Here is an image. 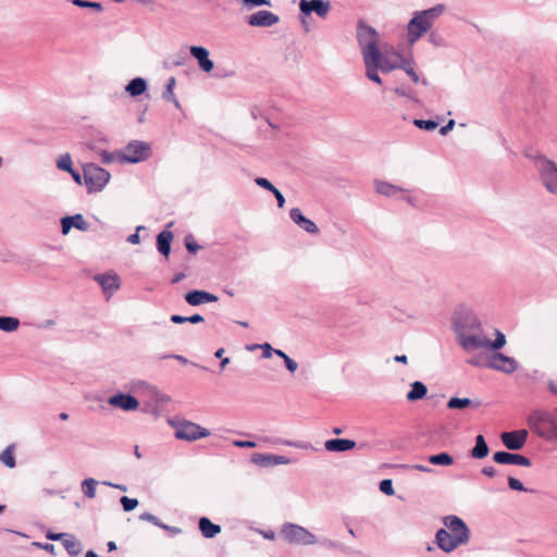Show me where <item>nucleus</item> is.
Masks as SVG:
<instances>
[{"label":"nucleus","instance_id":"obj_26","mask_svg":"<svg viewBox=\"0 0 557 557\" xmlns=\"http://www.w3.org/2000/svg\"><path fill=\"white\" fill-rule=\"evenodd\" d=\"M173 239V233L165 230L157 236L158 250L163 256L168 257L171 250V242Z\"/></svg>","mask_w":557,"mask_h":557},{"label":"nucleus","instance_id":"obj_2","mask_svg":"<svg viewBox=\"0 0 557 557\" xmlns=\"http://www.w3.org/2000/svg\"><path fill=\"white\" fill-rule=\"evenodd\" d=\"M444 4H436L430 9L414 11L407 25V41L414 45L425 34L430 33L435 21L445 12Z\"/></svg>","mask_w":557,"mask_h":557},{"label":"nucleus","instance_id":"obj_46","mask_svg":"<svg viewBox=\"0 0 557 557\" xmlns=\"http://www.w3.org/2000/svg\"><path fill=\"white\" fill-rule=\"evenodd\" d=\"M380 490L382 493L391 496L394 494L393 482L389 479H385L380 482Z\"/></svg>","mask_w":557,"mask_h":557},{"label":"nucleus","instance_id":"obj_59","mask_svg":"<svg viewBox=\"0 0 557 557\" xmlns=\"http://www.w3.org/2000/svg\"><path fill=\"white\" fill-rule=\"evenodd\" d=\"M272 194L275 196V199L277 201V207L283 208L285 205V198H284L283 194L277 188H275L272 191Z\"/></svg>","mask_w":557,"mask_h":557},{"label":"nucleus","instance_id":"obj_14","mask_svg":"<svg viewBox=\"0 0 557 557\" xmlns=\"http://www.w3.org/2000/svg\"><path fill=\"white\" fill-rule=\"evenodd\" d=\"M486 366L491 369L502 371L505 373H512L518 369L517 361L502 352H495Z\"/></svg>","mask_w":557,"mask_h":557},{"label":"nucleus","instance_id":"obj_61","mask_svg":"<svg viewBox=\"0 0 557 557\" xmlns=\"http://www.w3.org/2000/svg\"><path fill=\"white\" fill-rule=\"evenodd\" d=\"M394 91L400 97H410V91L405 87H397L394 89Z\"/></svg>","mask_w":557,"mask_h":557},{"label":"nucleus","instance_id":"obj_58","mask_svg":"<svg viewBox=\"0 0 557 557\" xmlns=\"http://www.w3.org/2000/svg\"><path fill=\"white\" fill-rule=\"evenodd\" d=\"M454 126H455V121L449 120L446 125H444L440 128V134L442 136L447 135L454 128Z\"/></svg>","mask_w":557,"mask_h":557},{"label":"nucleus","instance_id":"obj_7","mask_svg":"<svg viewBox=\"0 0 557 557\" xmlns=\"http://www.w3.org/2000/svg\"><path fill=\"white\" fill-rule=\"evenodd\" d=\"M151 154L150 144L143 140L129 141L121 151L116 153L117 160L122 163H139L146 161Z\"/></svg>","mask_w":557,"mask_h":557},{"label":"nucleus","instance_id":"obj_32","mask_svg":"<svg viewBox=\"0 0 557 557\" xmlns=\"http://www.w3.org/2000/svg\"><path fill=\"white\" fill-rule=\"evenodd\" d=\"M469 406L479 407L480 401H472L470 398L451 397L447 403L449 409H463Z\"/></svg>","mask_w":557,"mask_h":557},{"label":"nucleus","instance_id":"obj_18","mask_svg":"<svg viewBox=\"0 0 557 557\" xmlns=\"http://www.w3.org/2000/svg\"><path fill=\"white\" fill-rule=\"evenodd\" d=\"M62 234L67 235L72 227H75L82 232L89 230V224L84 219L83 214L77 213L74 215H67L61 219Z\"/></svg>","mask_w":557,"mask_h":557},{"label":"nucleus","instance_id":"obj_20","mask_svg":"<svg viewBox=\"0 0 557 557\" xmlns=\"http://www.w3.org/2000/svg\"><path fill=\"white\" fill-rule=\"evenodd\" d=\"M95 280L101 285L103 293L109 296L120 288V277L114 272L99 274Z\"/></svg>","mask_w":557,"mask_h":557},{"label":"nucleus","instance_id":"obj_24","mask_svg":"<svg viewBox=\"0 0 557 557\" xmlns=\"http://www.w3.org/2000/svg\"><path fill=\"white\" fill-rule=\"evenodd\" d=\"M189 54L198 60L199 66L209 72V51L203 47L191 46L188 48Z\"/></svg>","mask_w":557,"mask_h":557},{"label":"nucleus","instance_id":"obj_57","mask_svg":"<svg viewBox=\"0 0 557 557\" xmlns=\"http://www.w3.org/2000/svg\"><path fill=\"white\" fill-rule=\"evenodd\" d=\"M234 445L242 448H253L257 446L256 442L252 441H235Z\"/></svg>","mask_w":557,"mask_h":557},{"label":"nucleus","instance_id":"obj_9","mask_svg":"<svg viewBox=\"0 0 557 557\" xmlns=\"http://www.w3.org/2000/svg\"><path fill=\"white\" fill-rule=\"evenodd\" d=\"M283 537L293 544L297 545H312L317 543V539L313 533H311L306 528L294 524V523H285L281 531Z\"/></svg>","mask_w":557,"mask_h":557},{"label":"nucleus","instance_id":"obj_10","mask_svg":"<svg viewBox=\"0 0 557 557\" xmlns=\"http://www.w3.org/2000/svg\"><path fill=\"white\" fill-rule=\"evenodd\" d=\"M332 4L329 0H300L299 11L305 16L315 13L320 18L325 20L331 11Z\"/></svg>","mask_w":557,"mask_h":557},{"label":"nucleus","instance_id":"obj_13","mask_svg":"<svg viewBox=\"0 0 557 557\" xmlns=\"http://www.w3.org/2000/svg\"><path fill=\"white\" fill-rule=\"evenodd\" d=\"M280 22V16L271 11L260 10L247 17V24L252 27H271Z\"/></svg>","mask_w":557,"mask_h":557},{"label":"nucleus","instance_id":"obj_53","mask_svg":"<svg viewBox=\"0 0 557 557\" xmlns=\"http://www.w3.org/2000/svg\"><path fill=\"white\" fill-rule=\"evenodd\" d=\"M100 157H101V161L103 163H111L113 162L114 160H117V156L112 153V152H109V151H101L100 153Z\"/></svg>","mask_w":557,"mask_h":557},{"label":"nucleus","instance_id":"obj_51","mask_svg":"<svg viewBox=\"0 0 557 557\" xmlns=\"http://www.w3.org/2000/svg\"><path fill=\"white\" fill-rule=\"evenodd\" d=\"M199 528L202 535L209 539V518L202 517L199 521Z\"/></svg>","mask_w":557,"mask_h":557},{"label":"nucleus","instance_id":"obj_31","mask_svg":"<svg viewBox=\"0 0 557 557\" xmlns=\"http://www.w3.org/2000/svg\"><path fill=\"white\" fill-rule=\"evenodd\" d=\"M63 546L71 556H77L82 553L81 542L72 534H69L63 541Z\"/></svg>","mask_w":557,"mask_h":557},{"label":"nucleus","instance_id":"obj_56","mask_svg":"<svg viewBox=\"0 0 557 557\" xmlns=\"http://www.w3.org/2000/svg\"><path fill=\"white\" fill-rule=\"evenodd\" d=\"M143 228H144V226H141V225H140V226H137V228H136V233H135V234L129 235V236H128V238H127V242H128V243H131V244H133V245H137V244H139V243H140V237H139V235H138V232H139L140 230H143Z\"/></svg>","mask_w":557,"mask_h":557},{"label":"nucleus","instance_id":"obj_64","mask_svg":"<svg viewBox=\"0 0 557 557\" xmlns=\"http://www.w3.org/2000/svg\"><path fill=\"white\" fill-rule=\"evenodd\" d=\"M203 321H205V318L200 314H194V315L187 317V322H190V323H199V322H203Z\"/></svg>","mask_w":557,"mask_h":557},{"label":"nucleus","instance_id":"obj_49","mask_svg":"<svg viewBox=\"0 0 557 557\" xmlns=\"http://www.w3.org/2000/svg\"><path fill=\"white\" fill-rule=\"evenodd\" d=\"M255 183L258 186H260L271 193L276 188L269 180H267L264 177H256Z\"/></svg>","mask_w":557,"mask_h":557},{"label":"nucleus","instance_id":"obj_8","mask_svg":"<svg viewBox=\"0 0 557 557\" xmlns=\"http://www.w3.org/2000/svg\"><path fill=\"white\" fill-rule=\"evenodd\" d=\"M83 172L85 185L89 193L102 191L111 178L107 170L95 163L85 164Z\"/></svg>","mask_w":557,"mask_h":557},{"label":"nucleus","instance_id":"obj_16","mask_svg":"<svg viewBox=\"0 0 557 557\" xmlns=\"http://www.w3.org/2000/svg\"><path fill=\"white\" fill-rule=\"evenodd\" d=\"M493 460L499 465H517L522 467H530L532 465L528 457L508 451H496L493 455Z\"/></svg>","mask_w":557,"mask_h":557},{"label":"nucleus","instance_id":"obj_15","mask_svg":"<svg viewBox=\"0 0 557 557\" xmlns=\"http://www.w3.org/2000/svg\"><path fill=\"white\" fill-rule=\"evenodd\" d=\"M108 404L123 411H136L139 408V401L131 394L117 393L109 397Z\"/></svg>","mask_w":557,"mask_h":557},{"label":"nucleus","instance_id":"obj_36","mask_svg":"<svg viewBox=\"0 0 557 557\" xmlns=\"http://www.w3.org/2000/svg\"><path fill=\"white\" fill-rule=\"evenodd\" d=\"M154 386L150 385L146 381H134L131 385V389L138 394H144L149 396L150 389H152Z\"/></svg>","mask_w":557,"mask_h":557},{"label":"nucleus","instance_id":"obj_39","mask_svg":"<svg viewBox=\"0 0 557 557\" xmlns=\"http://www.w3.org/2000/svg\"><path fill=\"white\" fill-rule=\"evenodd\" d=\"M404 64H405V66H400L399 70H404L406 72V74L412 79L413 83H419L420 77H419L418 73L414 71L413 61L406 59Z\"/></svg>","mask_w":557,"mask_h":557},{"label":"nucleus","instance_id":"obj_33","mask_svg":"<svg viewBox=\"0 0 557 557\" xmlns=\"http://www.w3.org/2000/svg\"><path fill=\"white\" fill-rule=\"evenodd\" d=\"M20 326V320L15 317H2L0 315V330L5 333H13L17 331Z\"/></svg>","mask_w":557,"mask_h":557},{"label":"nucleus","instance_id":"obj_37","mask_svg":"<svg viewBox=\"0 0 557 557\" xmlns=\"http://www.w3.org/2000/svg\"><path fill=\"white\" fill-rule=\"evenodd\" d=\"M506 344V337L500 331H496V338L495 341L488 339V343L486 345V349L491 350H498L502 347H504Z\"/></svg>","mask_w":557,"mask_h":557},{"label":"nucleus","instance_id":"obj_22","mask_svg":"<svg viewBox=\"0 0 557 557\" xmlns=\"http://www.w3.org/2000/svg\"><path fill=\"white\" fill-rule=\"evenodd\" d=\"M189 61V54L187 51V47H183L181 50L170 54L164 64L166 67H178L187 65V62Z\"/></svg>","mask_w":557,"mask_h":557},{"label":"nucleus","instance_id":"obj_27","mask_svg":"<svg viewBox=\"0 0 557 557\" xmlns=\"http://www.w3.org/2000/svg\"><path fill=\"white\" fill-rule=\"evenodd\" d=\"M374 186H375L376 193H379L383 196H386V197H393L397 193L404 191V189L401 187H398L391 183H387L384 181H379V180L374 181Z\"/></svg>","mask_w":557,"mask_h":557},{"label":"nucleus","instance_id":"obj_54","mask_svg":"<svg viewBox=\"0 0 557 557\" xmlns=\"http://www.w3.org/2000/svg\"><path fill=\"white\" fill-rule=\"evenodd\" d=\"M69 535V533H54V532H47L46 537L51 541H64L65 537Z\"/></svg>","mask_w":557,"mask_h":557},{"label":"nucleus","instance_id":"obj_23","mask_svg":"<svg viewBox=\"0 0 557 557\" xmlns=\"http://www.w3.org/2000/svg\"><path fill=\"white\" fill-rule=\"evenodd\" d=\"M148 84L145 78L135 77L125 86V92L131 97H138L146 92Z\"/></svg>","mask_w":557,"mask_h":557},{"label":"nucleus","instance_id":"obj_45","mask_svg":"<svg viewBox=\"0 0 557 557\" xmlns=\"http://www.w3.org/2000/svg\"><path fill=\"white\" fill-rule=\"evenodd\" d=\"M244 7L247 10H251L256 7L271 5V0H242Z\"/></svg>","mask_w":557,"mask_h":557},{"label":"nucleus","instance_id":"obj_42","mask_svg":"<svg viewBox=\"0 0 557 557\" xmlns=\"http://www.w3.org/2000/svg\"><path fill=\"white\" fill-rule=\"evenodd\" d=\"M72 3L79 8H89L98 12L102 11V4L100 2H92L86 0H73Z\"/></svg>","mask_w":557,"mask_h":557},{"label":"nucleus","instance_id":"obj_38","mask_svg":"<svg viewBox=\"0 0 557 557\" xmlns=\"http://www.w3.org/2000/svg\"><path fill=\"white\" fill-rule=\"evenodd\" d=\"M0 460L9 468L15 467V458L13 455V448L7 447L0 455Z\"/></svg>","mask_w":557,"mask_h":557},{"label":"nucleus","instance_id":"obj_63","mask_svg":"<svg viewBox=\"0 0 557 557\" xmlns=\"http://www.w3.org/2000/svg\"><path fill=\"white\" fill-rule=\"evenodd\" d=\"M40 548L50 553L51 555H55V546L50 543H45L44 545H40Z\"/></svg>","mask_w":557,"mask_h":557},{"label":"nucleus","instance_id":"obj_62","mask_svg":"<svg viewBox=\"0 0 557 557\" xmlns=\"http://www.w3.org/2000/svg\"><path fill=\"white\" fill-rule=\"evenodd\" d=\"M171 321L175 324H181V323H184V322H187V317H183V315H178V314H173L171 317Z\"/></svg>","mask_w":557,"mask_h":557},{"label":"nucleus","instance_id":"obj_40","mask_svg":"<svg viewBox=\"0 0 557 557\" xmlns=\"http://www.w3.org/2000/svg\"><path fill=\"white\" fill-rule=\"evenodd\" d=\"M148 397L154 400L158 406H163L170 400L169 396L160 392L156 386L150 389V395Z\"/></svg>","mask_w":557,"mask_h":557},{"label":"nucleus","instance_id":"obj_29","mask_svg":"<svg viewBox=\"0 0 557 557\" xmlns=\"http://www.w3.org/2000/svg\"><path fill=\"white\" fill-rule=\"evenodd\" d=\"M175 85H176L175 77H170L166 81L165 89L162 92V98L165 101H169V102L173 103L177 109H181L182 106H181L180 101L177 100V98H176V96L174 94Z\"/></svg>","mask_w":557,"mask_h":557},{"label":"nucleus","instance_id":"obj_25","mask_svg":"<svg viewBox=\"0 0 557 557\" xmlns=\"http://www.w3.org/2000/svg\"><path fill=\"white\" fill-rule=\"evenodd\" d=\"M410 391L407 394V400L417 401L424 398L428 394V387L420 381H414L410 384Z\"/></svg>","mask_w":557,"mask_h":557},{"label":"nucleus","instance_id":"obj_60","mask_svg":"<svg viewBox=\"0 0 557 557\" xmlns=\"http://www.w3.org/2000/svg\"><path fill=\"white\" fill-rule=\"evenodd\" d=\"M482 474L488 476V478H494L497 473L496 469L492 466H485L482 468L481 470Z\"/></svg>","mask_w":557,"mask_h":557},{"label":"nucleus","instance_id":"obj_35","mask_svg":"<svg viewBox=\"0 0 557 557\" xmlns=\"http://www.w3.org/2000/svg\"><path fill=\"white\" fill-rule=\"evenodd\" d=\"M98 485V481L92 479V478H89V479H85L83 482H82V492L84 493V495L88 498H94L96 496V487Z\"/></svg>","mask_w":557,"mask_h":557},{"label":"nucleus","instance_id":"obj_1","mask_svg":"<svg viewBox=\"0 0 557 557\" xmlns=\"http://www.w3.org/2000/svg\"><path fill=\"white\" fill-rule=\"evenodd\" d=\"M443 523L446 529H440L435 534V542L443 552L451 553L469 542L470 529L461 518L449 515L444 517Z\"/></svg>","mask_w":557,"mask_h":557},{"label":"nucleus","instance_id":"obj_5","mask_svg":"<svg viewBox=\"0 0 557 557\" xmlns=\"http://www.w3.org/2000/svg\"><path fill=\"white\" fill-rule=\"evenodd\" d=\"M469 326L458 329L459 344L467 351L486 349L488 338L483 334L481 322L474 315L469 318Z\"/></svg>","mask_w":557,"mask_h":557},{"label":"nucleus","instance_id":"obj_34","mask_svg":"<svg viewBox=\"0 0 557 557\" xmlns=\"http://www.w3.org/2000/svg\"><path fill=\"white\" fill-rule=\"evenodd\" d=\"M429 462L436 466H451L454 463V459L449 454L441 453L430 456Z\"/></svg>","mask_w":557,"mask_h":557},{"label":"nucleus","instance_id":"obj_50","mask_svg":"<svg viewBox=\"0 0 557 557\" xmlns=\"http://www.w3.org/2000/svg\"><path fill=\"white\" fill-rule=\"evenodd\" d=\"M139 519L140 520H144V521H149L151 523H153L154 525L157 527H164V524L153 515L149 513V512H144L139 516Z\"/></svg>","mask_w":557,"mask_h":557},{"label":"nucleus","instance_id":"obj_28","mask_svg":"<svg viewBox=\"0 0 557 557\" xmlns=\"http://www.w3.org/2000/svg\"><path fill=\"white\" fill-rule=\"evenodd\" d=\"M490 453L488 446L485 442V438L483 435H478L475 437V445L471 449V457L475 459H483L485 458Z\"/></svg>","mask_w":557,"mask_h":557},{"label":"nucleus","instance_id":"obj_55","mask_svg":"<svg viewBox=\"0 0 557 557\" xmlns=\"http://www.w3.org/2000/svg\"><path fill=\"white\" fill-rule=\"evenodd\" d=\"M284 363L287 370L292 373H294L298 368V363L288 356H285Z\"/></svg>","mask_w":557,"mask_h":557},{"label":"nucleus","instance_id":"obj_48","mask_svg":"<svg viewBox=\"0 0 557 557\" xmlns=\"http://www.w3.org/2000/svg\"><path fill=\"white\" fill-rule=\"evenodd\" d=\"M428 39L429 42L435 47H441L444 45V39L437 32H430Z\"/></svg>","mask_w":557,"mask_h":557},{"label":"nucleus","instance_id":"obj_52","mask_svg":"<svg viewBox=\"0 0 557 557\" xmlns=\"http://www.w3.org/2000/svg\"><path fill=\"white\" fill-rule=\"evenodd\" d=\"M260 349H262V357L263 358H270L273 355L274 348L269 343H264L261 345H258Z\"/></svg>","mask_w":557,"mask_h":557},{"label":"nucleus","instance_id":"obj_21","mask_svg":"<svg viewBox=\"0 0 557 557\" xmlns=\"http://www.w3.org/2000/svg\"><path fill=\"white\" fill-rule=\"evenodd\" d=\"M356 442L347 438H332L324 443V447L327 451H347L356 447Z\"/></svg>","mask_w":557,"mask_h":557},{"label":"nucleus","instance_id":"obj_17","mask_svg":"<svg viewBox=\"0 0 557 557\" xmlns=\"http://www.w3.org/2000/svg\"><path fill=\"white\" fill-rule=\"evenodd\" d=\"M251 461L264 468L274 467L277 465H289L293 462L292 459L285 456L259 453L252 455Z\"/></svg>","mask_w":557,"mask_h":557},{"label":"nucleus","instance_id":"obj_44","mask_svg":"<svg viewBox=\"0 0 557 557\" xmlns=\"http://www.w3.org/2000/svg\"><path fill=\"white\" fill-rule=\"evenodd\" d=\"M122 506H123V509L125 511H132L134 510L137 506H138V500L136 498H129L127 496H123L121 499H120Z\"/></svg>","mask_w":557,"mask_h":557},{"label":"nucleus","instance_id":"obj_41","mask_svg":"<svg viewBox=\"0 0 557 557\" xmlns=\"http://www.w3.org/2000/svg\"><path fill=\"white\" fill-rule=\"evenodd\" d=\"M57 166L59 170L72 172L73 166L71 156L69 153L61 156L57 161Z\"/></svg>","mask_w":557,"mask_h":557},{"label":"nucleus","instance_id":"obj_12","mask_svg":"<svg viewBox=\"0 0 557 557\" xmlns=\"http://www.w3.org/2000/svg\"><path fill=\"white\" fill-rule=\"evenodd\" d=\"M175 436L178 440L195 441L207 436V431L193 422H182L175 428Z\"/></svg>","mask_w":557,"mask_h":557},{"label":"nucleus","instance_id":"obj_4","mask_svg":"<svg viewBox=\"0 0 557 557\" xmlns=\"http://www.w3.org/2000/svg\"><path fill=\"white\" fill-rule=\"evenodd\" d=\"M356 36L364 66L368 63L374 64L380 51V34L372 26L366 24L364 22H359L357 25Z\"/></svg>","mask_w":557,"mask_h":557},{"label":"nucleus","instance_id":"obj_47","mask_svg":"<svg viewBox=\"0 0 557 557\" xmlns=\"http://www.w3.org/2000/svg\"><path fill=\"white\" fill-rule=\"evenodd\" d=\"M508 485L511 490L518 491V492H525L528 491L521 481L513 476H508Z\"/></svg>","mask_w":557,"mask_h":557},{"label":"nucleus","instance_id":"obj_30","mask_svg":"<svg viewBox=\"0 0 557 557\" xmlns=\"http://www.w3.org/2000/svg\"><path fill=\"white\" fill-rule=\"evenodd\" d=\"M185 300L190 306H198L209 302V292L193 290L185 295Z\"/></svg>","mask_w":557,"mask_h":557},{"label":"nucleus","instance_id":"obj_11","mask_svg":"<svg viewBox=\"0 0 557 557\" xmlns=\"http://www.w3.org/2000/svg\"><path fill=\"white\" fill-rule=\"evenodd\" d=\"M529 432L524 429L504 432L500 434V440L504 446L509 450H519L523 448L527 443Z\"/></svg>","mask_w":557,"mask_h":557},{"label":"nucleus","instance_id":"obj_3","mask_svg":"<svg viewBox=\"0 0 557 557\" xmlns=\"http://www.w3.org/2000/svg\"><path fill=\"white\" fill-rule=\"evenodd\" d=\"M406 59L407 58H405L394 48L385 49L384 51L380 49L379 57L374 64L368 63L364 66L366 76L371 82L381 85L382 79L379 75V72L381 71L382 73H391L394 70H399L400 66H405L404 62Z\"/></svg>","mask_w":557,"mask_h":557},{"label":"nucleus","instance_id":"obj_19","mask_svg":"<svg viewBox=\"0 0 557 557\" xmlns=\"http://www.w3.org/2000/svg\"><path fill=\"white\" fill-rule=\"evenodd\" d=\"M289 216L296 225L307 233L312 235H317L319 233L317 224L312 220L306 218L299 208L290 209Z\"/></svg>","mask_w":557,"mask_h":557},{"label":"nucleus","instance_id":"obj_43","mask_svg":"<svg viewBox=\"0 0 557 557\" xmlns=\"http://www.w3.org/2000/svg\"><path fill=\"white\" fill-rule=\"evenodd\" d=\"M413 124L424 131H433L437 127V122L433 120H414Z\"/></svg>","mask_w":557,"mask_h":557},{"label":"nucleus","instance_id":"obj_6","mask_svg":"<svg viewBox=\"0 0 557 557\" xmlns=\"http://www.w3.org/2000/svg\"><path fill=\"white\" fill-rule=\"evenodd\" d=\"M544 188L557 197V163L544 154L530 156Z\"/></svg>","mask_w":557,"mask_h":557}]
</instances>
